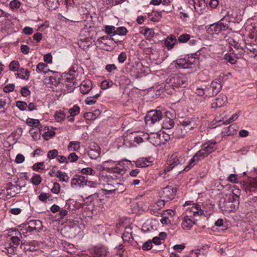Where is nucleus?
Masks as SVG:
<instances>
[{"label":"nucleus","instance_id":"f257e3e1","mask_svg":"<svg viewBox=\"0 0 257 257\" xmlns=\"http://www.w3.org/2000/svg\"><path fill=\"white\" fill-rule=\"evenodd\" d=\"M230 21L229 17L225 16L218 22L210 25L207 29V32L211 35L218 34L228 28Z\"/></svg>","mask_w":257,"mask_h":257},{"label":"nucleus","instance_id":"f03ea898","mask_svg":"<svg viewBox=\"0 0 257 257\" xmlns=\"http://www.w3.org/2000/svg\"><path fill=\"white\" fill-rule=\"evenodd\" d=\"M166 82L174 89L179 87L185 88L188 85V78L186 75L182 74H174L167 79Z\"/></svg>","mask_w":257,"mask_h":257},{"label":"nucleus","instance_id":"7ed1b4c3","mask_svg":"<svg viewBox=\"0 0 257 257\" xmlns=\"http://www.w3.org/2000/svg\"><path fill=\"white\" fill-rule=\"evenodd\" d=\"M109 163L113 164V162L112 161H105L102 164L97 165L96 169L99 171L106 170L110 173H113L114 177L116 178H120L124 173L123 168H120L119 167H109L107 166V164Z\"/></svg>","mask_w":257,"mask_h":257},{"label":"nucleus","instance_id":"20e7f679","mask_svg":"<svg viewBox=\"0 0 257 257\" xmlns=\"http://www.w3.org/2000/svg\"><path fill=\"white\" fill-rule=\"evenodd\" d=\"M216 142H208L203 144L197 153L202 160L217 149Z\"/></svg>","mask_w":257,"mask_h":257},{"label":"nucleus","instance_id":"39448f33","mask_svg":"<svg viewBox=\"0 0 257 257\" xmlns=\"http://www.w3.org/2000/svg\"><path fill=\"white\" fill-rule=\"evenodd\" d=\"M163 117L162 112L160 110H152L149 111L145 117V121L148 124H153L160 121Z\"/></svg>","mask_w":257,"mask_h":257},{"label":"nucleus","instance_id":"423d86ee","mask_svg":"<svg viewBox=\"0 0 257 257\" xmlns=\"http://www.w3.org/2000/svg\"><path fill=\"white\" fill-rule=\"evenodd\" d=\"M189 4L194 6L197 13L202 14L207 7V3L205 0H189Z\"/></svg>","mask_w":257,"mask_h":257},{"label":"nucleus","instance_id":"0eeeda50","mask_svg":"<svg viewBox=\"0 0 257 257\" xmlns=\"http://www.w3.org/2000/svg\"><path fill=\"white\" fill-rule=\"evenodd\" d=\"M177 192L176 188L171 187L169 186L163 189L162 197L169 201L174 198Z\"/></svg>","mask_w":257,"mask_h":257},{"label":"nucleus","instance_id":"6e6552de","mask_svg":"<svg viewBox=\"0 0 257 257\" xmlns=\"http://www.w3.org/2000/svg\"><path fill=\"white\" fill-rule=\"evenodd\" d=\"M43 228L42 222L39 220H32L28 222V226L26 227L27 232H32L33 230L40 231Z\"/></svg>","mask_w":257,"mask_h":257},{"label":"nucleus","instance_id":"1a4fd4ad","mask_svg":"<svg viewBox=\"0 0 257 257\" xmlns=\"http://www.w3.org/2000/svg\"><path fill=\"white\" fill-rule=\"evenodd\" d=\"M69 78L68 75H63L62 79V83L67 87V89L65 90L67 92H70L74 89L75 88L74 85L77 83L78 81V79H74V80L71 81L69 80Z\"/></svg>","mask_w":257,"mask_h":257},{"label":"nucleus","instance_id":"9d476101","mask_svg":"<svg viewBox=\"0 0 257 257\" xmlns=\"http://www.w3.org/2000/svg\"><path fill=\"white\" fill-rule=\"evenodd\" d=\"M196 56H197L196 54H193V56L192 55L188 58L187 61L180 60L178 64L181 65L185 68H191L192 65L198 64L199 63L198 59Z\"/></svg>","mask_w":257,"mask_h":257},{"label":"nucleus","instance_id":"9b49d317","mask_svg":"<svg viewBox=\"0 0 257 257\" xmlns=\"http://www.w3.org/2000/svg\"><path fill=\"white\" fill-rule=\"evenodd\" d=\"M206 205H208V204L204 202L203 204V209H202L200 205L193 204V206L190 208V211L193 212L195 215H202L204 213V209H206L205 207ZM208 206V209L209 210L213 208V205L211 203H209Z\"/></svg>","mask_w":257,"mask_h":257},{"label":"nucleus","instance_id":"f8f14e48","mask_svg":"<svg viewBox=\"0 0 257 257\" xmlns=\"http://www.w3.org/2000/svg\"><path fill=\"white\" fill-rule=\"evenodd\" d=\"M245 191L249 192H254L257 191V177L250 178L245 186Z\"/></svg>","mask_w":257,"mask_h":257},{"label":"nucleus","instance_id":"ddd939ff","mask_svg":"<svg viewBox=\"0 0 257 257\" xmlns=\"http://www.w3.org/2000/svg\"><path fill=\"white\" fill-rule=\"evenodd\" d=\"M11 99L8 97H0V113H4L10 108Z\"/></svg>","mask_w":257,"mask_h":257},{"label":"nucleus","instance_id":"4468645a","mask_svg":"<svg viewBox=\"0 0 257 257\" xmlns=\"http://www.w3.org/2000/svg\"><path fill=\"white\" fill-rule=\"evenodd\" d=\"M180 124L186 133L196 127V123L190 118L185 119Z\"/></svg>","mask_w":257,"mask_h":257},{"label":"nucleus","instance_id":"2eb2a0df","mask_svg":"<svg viewBox=\"0 0 257 257\" xmlns=\"http://www.w3.org/2000/svg\"><path fill=\"white\" fill-rule=\"evenodd\" d=\"M215 100V102L212 103V107H220L227 102V98L225 95L221 94L216 98Z\"/></svg>","mask_w":257,"mask_h":257},{"label":"nucleus","instance_id":"dca6fc26","mask_svg":"<svg viewBox=\"0 0 257 257\" xmlns=\"http://www.w3.org/2000/svg\"><path fill=\"white\" fill-rule=\"evenodd\" d=\"M92 88V83L90 80L83 81L80 85V91L82 94L88 93Z\"/></svg>","mask_w":257,"mask_h":257},{"label":"nucleus","instance_id":"f3484780","mask_svg":"<svg viewBox=\"0 0 257 257\" xmlns=\"http://www.w3.org/2000/svg\"><path fill=\"white\" fill-rule=\"evenodd\" d=\"M209 87L212 89L213 92H208L209 97H212L216 95L221 90L222 88L221 84L216 80L212 81Z\"/></svg>","mask_w":257,"mask_h":257},{"label":"nucleus","instance_id":"a211bd4d","mask_svg":"<svg viewBox=\"0 0 257 257\" xmlns=\"http://www.w3.org/2000/svg\"><path fill=\"white\" fill-rule=\"evenodd\" d=\"M8 186L7 188V194L11 197L15 196L21 189V187L12 184V183L8 184Z\"/></svg>","mask_w":257,"mask_h":257},{"label":"nucleus","instance_id":"6ab92c4d","mask_svg":"<svg viewBox=\"0 0 257 257\" xmlns=\"http://www.w3.org/2000/svg\"><path fill=\"white\" fill-rule=\"evenodd\" d=\"M161 134L158 133H151L150 134L149 142L154 145H159L162 143Z\"/></svg>","mask_w":257,"mask_h":257},{"label":"nucleus","instance_id":"aec40b11","mask_svg":"<svg viewBox=\"0 0 257 257\" xmlns=\"http://www.w3.org/2000/svg\"><path fill=\"white\" fill-rule=\"evenodd\" d=\"M78 74V66L77 65H72L70 68L69 72L65 74L64 75H68V77H70L69 80L73 81L74 79H77Z\"/></svg>","mask_w":257,"mask_h":257},{"label":"nucleus","instance_id":"412c9836","mask_svg":"<svg viewBox=\"0 0 257 257\" xmlns=\"http://www.w3.org/2000/svg\"><path fill=\"white\" fill-rule=\"evenodd\" d=\"M201 160H202V159H201L199 155L196 153L193 157L190 160L188 165L184 168V170L185 171H189L195 166L197 162Z\"/></svg>","mask_w":257,"mask_h":257},{"label":"nucleus","instance_id":"4be33fe9","mask_svg":"<svg viewBox=\"0 0 257 257\" xmlns=\"http://www.w3.org/2000/svg\"><path fill=\"white\" fill-rule=\"evenodd\" d=\"M153 165V162L148 160L147 158H142L138 160L136 162V166L139 168H144L151 166Z\"/></svg>","mask_w":257,"mask_h":257},{"label":"nucleus","instance_id":"5701e85b","mask_svg":"<svg viewBox=\"0 0 257 257\" xmlns=\"http://www.w3.org/2000/svg\"><path fill=\"white\" fill-rule=\"evenodd\" d=\"M236 125L234 124L230 125L228 127L225 128L222 132L223 137L233 136L236 134V130L235 129Z\"/></svg>","mask_w":257,"mask_h":257},{"label":"nucleus","instance_id":"b1692460","mask_svg":"<svg viewBox=\"0 0 257 257\" xmlns=\"http://www.w3.org/2000/svg\"><path fill=\"white\" fill-rule=\"evenodd\" d=\"M94 251L93 257H106L107 254V250L104 247H95Z\"/></svg>","mask_w":257,"mask_h":257},{"label":"nucleus","instance_id":"393cba45","mask_svg":"<svg viewBox=\"0 0 257 257\" xmlns=\"http://www.w3.org/2000/svg\"><path fill=\"white\" fill-rule=\"evenodd\" d=\"M183 159L181 157H178L176 155H172L168 162L169 163L170 165L172 166L173 167H175L177 165L180 164L183 161Z\"/></svg>","mask_w":257,"mask_h":257},{"label":"nucleus","instance_id":"a878e982","mask_svg":"<svg viewBox=\"0 0 257 257\" xmlns=\"http://www.w3.org/2000/svg\"><path fill=\"white\" fill-rule=\"evenodd\" d=\"M186 134V133L180 124L175 129L174 131L173 132L172 135L174 138L179 139L185 137Z\"/></svg>","mask_w":257,"mask_h":257},{"label":"nucleus","instance_id":"bb28decb","mask_svg":"<svg viewBox=\"0 0 257 257\" xmlns=\"http://www.w3.org/2000/svg\"><path fill=\"white\" fill-rule=\"evenodd\" d=\"M195 223V222L189 218L188 216H186L183 220L182 226L184 229L188 230L190 229L192 227L193 224Z\"/></svg>","mask_w":257,"mask_h":257},{"label":"nucleus","instance_id":"cd10ccee","mask_svg":"<svg viewBox=\"0 0 257 257\" xmlns=\"http://www.w3.org/2000/svg\"><path fill=\"white\" fill-rule=\"evenodd\" d=\"M132 236V228L130 226L125 227L122 238L124 241H128Z\"/></svg>","mask_w":257,"mask_h":257},{"label":"nucleus","instance_id":"c85d7f7f","mask_svg":"<svg viewBox=\"0 0 257 257\" xmlns=\"http://www.w3.org/2000/svg\"><path fill=\"white\" fill-rule=\"evenodd\" d=\"M233 44H232V46H233L234 47V48H235L236 50L238 51L237 53H236L235 51H233V53L234 54V55L236 56V58L238 59L243 54V49L238 45V43L236 41H234L233 40Z\"/></svg>","mask_w":257,"mask_h":257},{"label":"nucleus","instance_id":"c756f323","mask_svg":"<svg viewBox=\"0 0 257 257\" xmlns=\"http://www.w3.org/2000/svg\"><path fill=\"white\" fill-rule=\"evenodd\" d=\"M80 148V143L78 141H72L70 142L68 146V151H78Z\"/></svg>","mask_w":257,"mask_h":257},{"label":"nucleus","instance_id":"7c9ffc66","mask_svg":"<svg viewBox=\"0 0 257 257\" xmlns=\"http://www.w3.org/2000/svg\"><path fill=\"white\" fill-rule=\"evenodd\" d=\"M47 65L44 63H39L37 66L36 68V71L38 73H47L49 69L47 68Z\"/></svg>","mask_w":257,"mask_h":257},{"label":"nucleus","instance_id":"2f4dec72","mask_svg":"<svg viewBox=\"0 0 257 257\" xmlns=\"http://www.w3.org/2000/svg\"><path fill=\"white\" fill-rule=\"evenodd\" d=\"M16 248V246H14L11 243H6L5 245L4 249H3V251L9 254L15 253Z\"/></svg>","mask_w":257,"mask_h":257},{"label":"nucleus","instance_id":"473e14b6","mask_svg":"<svg viewBox=\"0 0 257 257\" xmlns=\"http://www.w3.org/2000/svg\"><path fill=\"white\" fill-rule=\"evenodd\" d=\"M174 120L170 118H166L163 123V127L165 129H170L174 126Z\"/></svg>","mask_w":257,"mask_h":257},{"label":"nucleus","instance_id":"72a5a7b5","mask_svg":"<svg viewBox=\"0 0 257 257\" xmlns=\"http://www.w3.org/2000/svg\"><path fill=\"white\" fill-rule=\"evenodd\" d=\"M46 4L49 9L52 10H55L59 5L58 0H47Z\"/></svg>","mask_w":257,"mask_h":257},{"label":"nucleus","instance_id":"f704fd0d","mask_svg":"<svg viewBox=\"0 0 257 257\" xmlns=\"http://www.w3.org/2000/svg\"><path fill=\"white\" fill-rule=\"evenodd\" d=\"M246 48L250 52L253 53H256L254 56V58L257 59V45L255 44L252 41L249 44H246Z\"/></svg>","mask_w":257,"mask_h":257},{"label":"nucleus","instance_id":"c9c22d12","mask_svg":"<svg viewBox=\"0 0 257 257\" xmlns=\"http://www.w3.org/2000/svg\"><path fill=\"white\" fill-rule=\"evenodd\" d=\"M106 33L110 36L116 35L115 27L113 26L106 25L104 27Z\"/></svg>","mask_w":257,"mask_h":257},{"label":"nucleus","instance_id":"e433bc0d","mask_svg":"<svg viewBox=\"0 0 257 257\" xmlns=\"http://www.w3.org/2000/svg\"><path fill=\"white\" fill-rule=\"evenodd\" d=\"M100 151L91 149L88 151V155L91 159H96L99 156Z\"/></svg>","mask_w":257,"mask_h":257},{"label":"nucleus","instance_id":"4c0bfd02","mask_svg":"<svg viewBox=\"0 0 257 257\" xmlns=\"http://www.w3.org/2000/svg\"><path fill=\"white\" fill-rule=\"evenodd\" d=\"M54 117L57 122H61L64 120L66 115L63 111L60 110L56 112Z\"/></svg>","mask_w":257,"mask_h":257},{"label":"nucleus","instance_id":"58836bf2","mask_svg":"<svg viewBox=\"0 0 257 257\" xmlns=\"http://www.w3.org/2000/svg\"><path fill=\"white\" fill-rule=\"evenodd\" d=\"M161 12H153L151 14L152 17L150 18V20L152 22H158L162 18Z\"/></svg>","mask_w":257,"mask_h":257},{"label":"nucleus","instance_id":"ea45409f","mask_svg":"<svg viewBox=\"0 0 257 257\" xmlns=\"http://www.w3.org/2000/svg\"><path fill=\"white\" fill-rule=\"evenodd\" d=\"M26 123L30 126L36 127L39 125L40 121L38 119L28 118L26 120Z\"/></svg>","mask_w":257,"mask_h":257},{"label":"nucleus","instance_id":"a19ab883","mask_svg":"<svg viewBox=\"0 0 257 257\" xmlns=\"http://www.w3.org/2000/svg\"><path fill=\"white\" fill-rule=\"evenodd\" d=\"M191 36L188 34H183L181 35L178 39V41L179 43H184L190 40Z\"/></svg>","mask_w":257,"mask_h":257},{"label":"nucleus","instance_id":"79ce46f5","mask_svg":"<svg viewBox=\"0 0 257 257\" xmlns=\"http://www.w3.org/2000/svg\"><path fill=\"white\" fill-rule=\"evenodd\" d=\"M113 84V83L112 81L105 80L101 83V88L102 89L105 90L111 87Z\"/></svg>","mask_w":257,"mask_h":257},{"label":"nucleus","instance_id":"37998d69","mask_svg":"<svg viewBox=\"0 0 257 257\" xmlns=\"http://www.w3.org/2000/svg\"><path fill=\"white\" fill-rule=\"evenodd\" d=\"M161 3L165 6H169L170 7L166 10H163L162 12H166L167 13L170 12L174 10V6H170L171 1V0H162Z\"/></svg>","mask_w":257,"mask_h":257},{"label":"nucleus","instance_id":"c03bdc74","mask_svg":"<svg viewBox=\"0 0 257 257\" xmlns=\"http://www.w3.org/2000/svg\"><path fill=\"white\" fill-rule=\"evenodd\" d=\"M112 187L114 188L113 189H111L110 188V189L108 190V192H109L110 193H112L114 192L115 191L118 190L119 187H120V188L119 189V191H118V192H123V186L121 184L116 183L115 184V185H113Z\"/></svg>","mask_w":257,"mask_h":257},{"label":"nucleus","instance_id":"a18cd8bd","mask_svg":"<svg viewBox=\"0 0 257 257\" xmlns=\"http://www.w3.org/2000/svg\"><path fill=\"white\" fill-rule=\"evenodd\" d=\"M20 64L17 61H13L9 65V68L11 71H17L19 68Z\"/></svg>","mask_w":257,"mask_h":257},{"label":"nucleus","instance_id":"49530a36","mask_svg":"<svg viewBox=\"0 0 257 257\" xmlns=\"http://www.w3.org/2000/svg\"><path fill=\"white\" fill-rule=\"evenodd\" d=\"M58 156V151L56 149H53L48 151L47 157L49 159H54Z\"/></svg>","mask_w":257,"mask_h":257},{"label":"nucleus","instance_id":"de8ad7c7","mask_svg":"<svg viewBox=\"0 0 257 257\" xmlns=\"http://www.w3.org/2000/svg\"><path fill=\"white\" fill-rule=\"evenodd\" d=\"M144 34L147 39H150L154 36V31L152 29L146 28Z\"/></svg>","mask_w":257,"mask_h":257},{"label":"nucleus","instance_id":"09e8293b","mask_svg":"<svg viewBox=\"0 0 257 257\" xmlns=\"http://www.w3.org/2000/svg\"><path fill=\"white\" fill-rule=\"evenodd\" d=\"M16 106L18 107L21 110L24 111L26 110L28 105L26 102L22 101H17L16 102Z\"/></svg>","mask_w":257,"mask_h":257},{"label":"nucleus","instance_id":"8fccbe9b","mask_svg":"<svg viewBox=\"0 0 257 257\" xmlns=\"http://www.w3.org/2000/svg\"><path fill=\"white\" fill-rule=\"evenodd\" d=\"M80 112V107L77 105H74L72 108L69 109V112L72 116L77 115Z\"/></svg>","mask_w":257,"mask_h":257},{"label":"nucleus","instance_id":"3c124183","mask_svg":"<svg viewBox=\"0 0 257 257\" xmlns=\"http://www.w3.org/2000/svg\"><path fill=\"white\" fill-rule=\"evenodd\" d=\"M21 5V3L18 0H13L10 3V7L12 10L19 9Z\"/></svg>","mask_w":257,"mask_h":257},{"label":"nucleus","instance_id":"603ef678","mask_svg":"<svg viewBox=\"0 0 257 257\" xmlns=\"http://www.w3.org/2000/svg\"><path fill=\"white\" fill-rule=\"evenodd\" d=\"M225 206L226 207V211H232L234 209H235L236 207H237L236 204H233L230 202H224Z\"/></svg>","mask_w":257,"mask_h":257},{"label":"nucleus","instance_id":"864d4df0","mask_svg":"<svg viewBox=\"0 0 257 257\" xmlns=\"http://www.w3.org/2000/svg\"><path fill=\"white\" fill-rule=\"evenodd\" d=\"M44 162H40L38 163L35 164L32 168L33 169L36 171H40V170H43L44 169Z\"/></svg>","mask_w":257,"mask_h":257},{"label":"nucleus","instance_id":"5fc2aeb1","mask_svg":"<svg viewBox=\"0 0 257 257\" xmlns=\"http://www.w3.org/2000/svg\"><path fill=\"white\" fill-rule=\"evenodd\" d=\"M81 171L82 173L86 175H91L93 176L95 175V171L90 167L83 168Z\"/></svg>","mask_w":257,"mask_h":257},{"label":"nucleus","instance_id":"6e6d98bb","mask_svg":"<svg viewBox=\"0 0 257 257\" xmlns=\"http://www.w3.org/2000/svg\"><path fill=\"white\" fill-rule=\"evenodd\" d=\"M51 197V195L49 193L42 192L39 195L38 198L41 201L45 202L47 199L50 198Z\"/></svg>","mask_w":257,"mask_h":257},{"label":"nucleus","instance_id":"4d7b16f0","mask_svg":"<svg viewBox=\"0 0 257 257\" xmlns=\"http://www.w3.org/2000/svg\"><path fill=\"white\" fill-rule=\"evenodd\" d=\"M128 32L126 28L124 27H120L116 30V35H125Z\"/></svg>","mask_w":257,"mask_h":257},{"label":"nucleus","instance_id":"13d9d810","mask_svg":"<svg viewBox=\"0 0 257 257\" xmlns=\"http://www.w3.org/2000/svg\"><path fill=\"white\" fill-rule=\"evenodd\" d=\"M42 181V179L39 175H35L32 178V183L35 185H38Z\"/></svg>","mask_w":257,"mask_h":257},{"label":"nucleus","instance_id":"bf43d9fd","mask_svg":"<svg viewBox=\"0 0 257 257\" xmlns=\"http://www.w3.org/2000/svg\"><path fill=\"white\" fill-rule=\"evenodd\" d=\"M15 85L14 84L11 83L7 85L3 88V90L6 93H9L14 90Z\"/></svg>","mask_w":257,"mask_h":257},{"label":"nucleus","instance_id":"052dcab7","mask_svg":"<svg viewBox=\"0 0 257 257\" xmlns=\"http://www.w3.org/2000/svg\"><path fill=\"white\" fill-rule=\"evenodd\" d=\"M152 247V241L150 240L144 242L142 246V249L144 250H149Z\"/></svg>","mask_w":257,"mask_h":257},{"label":"nucleus","instance_id":"680f3d73","mask_svg":"<svg viewBox=\"0 0 257 257\" xmlns=\"http://www.w3.org/2000/svg\"><path fill=\"white\" fill-rule=\"evenodd\" d=\"M224 59L231 63V64H234L236 63L237 61L235 59H234L232 56H231L229 54H226L224 55Z\"/></svg>","mask_w":257,"mask_h":257},{"label":"nucleus","instance_id":"e2e57ef3","mask_svg":"<svg viewBox=\"0 0 257 257\" xmlns=\"http://www.w3.org/2000/svg\"><path fill=\"white\" fill-rule=\"evenodd\" d=\"M21 93L23 96L27 97L30 95L31 92L28 86H24L21 88Z\"/></svg>","mask_w":257,"mask_h":257},{"label":"nucleus","instance_id":"0e129e2a","mask_svg":"<svg viewBox=\"0 0 257 257\" xmlns=\"http://www.w3.org/2000/svg\"><path fill=\"white\" fill-rule=\"evenodd\" d=\"M67 159L70 162H75L78 160V157L75 153H71L69 155Z\"/></svg>","mask_w":257,"mask_h":257},{"label":"nucleus","instance_id":"69168bd1","mask_svg":"<svg viewBox=\"0 0 257 257\" xmlns=\"http://www.w3.org/2000/svg\"><path fill=\"white\" fill-rule=\"evenodd\" d=\"M84 117L87 120H92L95 119L96 116L93 112H88L84 114Z\"/></svg>","mask_w":257,"mask_h":257},{"label":"nucleus","instance_id":"338daca9","mask_svg":"<svg viewBox=\"0 0 257 257\" xmlns=\"http://www.w3.org/2000/svg\"><path fill=\"white\" fill-rule=\"evenodd\" d=\"M215 225L218 227H221V230H224L226 229V227L224 225L223 220L219 218L215 222Z\"/></svg>","mask_w":257,"mask_h":257},{"label":"nucleus","instance_id":"774afa93","mask_svg":"<svg viewBox=\"0 0 257 257\" xmlns=\"http://www.w3.org/2000/svg\"><path fill=\"white\" fill-rule=\"evenodd\" d=\"M118 61L119 63H123L126 59V54L125 52H122L118 56Z\"/></svg>","mask_w":257,"mask_h":257}]
</instances>
